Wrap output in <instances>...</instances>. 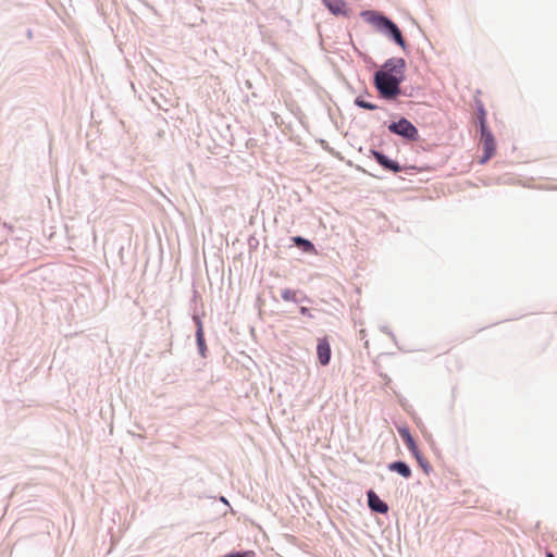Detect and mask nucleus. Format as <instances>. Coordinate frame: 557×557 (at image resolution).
I'll return each mask as SVG.
<instances>
[{
    "instance_id": "f257e3e1",
    "label": "nucleus",
    "mask_w": 557,
    "mask_h": 557,
    "mask_svg": "<svg viewBox=\"0 0 557 557\" xmlns=\"http://www.w3.org/2000/svg\"><path fill=\"white\" fill-rule=\"evenodd\" d=\"M403 82L404 78L400 75L394 76L383 71H376L373 76V84L379 97L386 101H395L399 96H411L401 88Z\"/></svg>"
},
{
    "instance_id": "f03ea898",
    "label": "nucleus",
    "mask_w": 557,
    "mask_h": 557,
    "mask_svg": "<svg viewBox=\"0 0 557 557\" xmlns=\"http://www.w3.org/2000/svg\"><path fill=\"white\" fill-rule=\"evenodd\" d=\"M360 17L380 35H403L400 27L382 11L362 10Z\"/></svg>"
},
{
    "instance_id": "7ed1b4c3",
    "label": "nucleus",
    "mask_w": 557,
    "mask_h": 557,
    "mask_svg": "<svg viewBox=\"0 0 557 557\" xmlns=\"http://www.w3.org/2000/svg\"><path fill=\"white\" fill-rule=\"evenodd\" d=\"M387 129L389 133L399 136L408 143H414L420 139L419 129L405 116H399L397 121H392L387 125Z\"/></svg>"
},
{
    "instance_id": "20e7f679",
    "label": "nucleus",
    "mask_w": 557,
    "mask_h": 557,
    "mask_svg": "<svg viewBox=\"0 0 557 557\" xmlns=\"http://www.w3.org/2000/svg\"><path fill=\"white\" fill-rule=\"evenodd\" d=\"M369 157H372L375 162L386 172L397 174L407 168L403 166L398 161L391 159L383 151L375 148L369 150Z\"/></svg>"
},
{
    "instance_id": "39448f33",
    "label": "nucleus",
    "mask_w": 557,
    "mask_h": 557,
    "mask_svg": "<svg viewBox=\"0 0 557 557\" xmlns=\"http://www.w3.org/2000/svg\"><path fill=\"white\" fill-rule=\"evenodd\" d=\"M405 67L406 62L403 58H391L384 62L379 71L394 76L400 75L405 79Z\"/></svg>"
},
{
    "instance_id": "423d86ee",
    "label": "nucleus",
    "mask_w": 557,
    "mask_h": 557,
    "mask_svg": "<svg viewBox=\"0 0 557 557\" xmlns=\"http://www.w3.org/2000/svg\"><path fill=\"white\" fill-rule=\"evenodd\" d=\"M193 321L196 325V344L198 348V352L201 357L206 358L207 356V344L203 332V324L199 314H193Z\"/></svg>"
},
{
    "instance_id": "0eeeda50",
    "label": "nucleus",
    "mask_w": 557,
    "mask_h": 557,
    "mask_svg": "<svg viewBox=\"0 0 557 557\" xmlns=\"http://www.w3.org/2000/svg\"><path fill=\"white\" fill-rule=\"evenodd\" d=\"M368 507L372 512L385 515L388 512V505L386 502L380 498V496L373 491L367 492Z\"/></svg>"
},
{
    "instance_id": "6e6552de",
    "label": "nucleus",
    "mask_w": 557,
    "mask_h": 557,
    "mask_svg": "<svg viewBox=\"0 0 557 557\" xmlns=\"http://www.w3.org/2000/svg\"><path fill=\"white\" fill-rule=\"evenodd\" d=\"M317 356L319 363L323 367L327 366L331 361L332 350L327 337L320 338L317 345Z\"/></svg>"
},
{
    "instance_id": "1a4fd4ad",
    "label": "nucleus",
    "mask_w": 557,
    "mask_h": 557,
    "mask_svg": "<svg viewBox=\"0 0 557 557\" xmlns=\"http://www.w3.org/2000/svg\"><path fill=\"white\" fill-rule=\"evenodd\" d=\"M387 469L391 472L399 474L404 479H409L412 475L410 466L404 460H394L387 465Z\"/></svg>"
},
{
    "instance_id": "9d476101",
    "label": "nucleus",
    "mask_w": 557,
    "mask_h": 557,
    "mask_svg": "<svg viewBox=\"0 0 557 557\" xmlns=\"http://www.w3.org/2000/svg\"><path fill=\"white\" fill-rule=\"evenodd\" d=\"M397 432L401 440L404 441L405 445L407 446L408 450L411 454H416V450L419 449L416 440L413 438L409 428L407 425H400L397 426Z\"/></svg>"
},
{
    "instance_id": "9b49d317",
    "label": "nucleus",
    "mask_w": 557,
    "mask_h": 557,
    "mask_svg": "<svg viewBox=\"0 0 557 557\" xmlns=\"http://www.w3.org/2000/svg\"><path fill=\"white\" fill-rule=\"evenodd\" d=\"M322 2L333 15H348V9L344 0H322Z\"/></svg>"
},
{
    "instance_id": "f8f14e48",
    "label": "nucleus",
    "mask_w": 557,
    "mask_h": 557,
    "mask_svg": "<svg viewBox=\"0 0 557 557\" xmlns=\"http://www.w3.org/2000/svg\"><path fill=\"white\" fill-rule=\"evenodd\" d=\"M480 138L483 144V150L491 153L496 152V140L490 128L480 129Z\"/></svg>"
},
{
    "instance_id": "ddd939ff",
    "label": "nucleus",
    "mask_w": 557,
    "mask_h": 557,
    "mask_svg": "<svg viewBox=\"0 0 557 557\" xmlns=\"http://www.w3.org/2000/svg\"><path fill=\"white\" fill-rule=\"evenodd\" d=\"M294 245L305 253L315 252L313 243L302 236L296 235L292 237Z\"/></svg>"
},
{
    "instance_id": "4468645a",
    "label": "nucleus",
    "mask_w": 557,
    "mask_h": 557,
    "mask_svg": "<svg viewBox=\"0 0 557 557\" xmlns=\"http://www.w3.org/2000/svg\"><path fill=\"white\" fill-rule=\"evenodd\" d=\"M299 294H301L300 290L285 288V289L282 290L281 297L285 301H293L295 304H299V302H304V301H306V302L310 301V299L306 295H302L301 298H299L298 297Z\"/></svg>"
},
{
    "instance_id": "2eb2a0df",
    "label": "nucleus",
    "mask_w": 557,
    "mask_h": 557,
    "mask_svg": "<svg viewBox=\"0 0 557 557\" xmlns=\"http://www.w3.org/2000/svg\"><path fill=\"white\" fill-rule=\"evenodd\" d=\"M476 113H478L479 131L484 129V128H490L487 125V120H486V110L484 108V104L480 100L476 101Z\"/></svg>"
},
{
    "instance_id": "dca6fc26",
    "label": "nucleus",
    "mask_w": 557,
    "mask_h": 557,
    "mask_svg": "<svg viewBox=\"0 0 557 557\" xmlns=\"http://www.w3.org/2000/svg\"><path fill=\"white\" fill-rule=\"evenodd\" d=\"M414 459L417 460L419 467L423 470L425 474H429L432 471V466L430 462L424 458L420 449L416 450V454H412Z\"/></svg>"
},
{
    "instance_id": "f3484780",
    "label": "nucleus",
    "mask_w": 557,
    "mask_h": 557,
    "mask_svg": "<svg viewBox=\"0 0 557 557\" xmlns=\"http://www.w3.org/2000/svg\"><path fill=\"white\" fill-rule=\"evenodd\" d=\"M354 103L358 108L369 110V111H374V110L379 109V107L375 103L367 101L362 96L356 97L354 100Z\"/></svg>"
},
{
    "instance_id": "a211bd4d",
    "label": "nucleus",
    "mask_w": 557,
    "mask_h": 557,
    "mask_svg": "<svg viewBox=\"0 0 557 557\" xmlns=\"http://www.w3.org/2000/svg\"><path fill=\"white\" fill-rule=\"evenodd\" d=\"M395 44L400 46L404 51H407L406 37H389Z\"/></svg>"
},
{
    "instance_id": "6ab92c4d",
    "label": "nucleus",
    "mask_w": 557,
    "mask_h": 557,
    "mask_svg": "<svg viewBox=\"0 0 557 557\" xmlns=\"http://www.w3.org/2000/svg\"><path fill=\"white\" fill-rule=\"evenodd\" d=\"M493 156H494V153H491L488 151H484L483 150V153H482V156L479 159V163L480 164H485Z\"/></svg>"
},
{
    "instance_id": "aec40b11",
    "label": "nucleus",
    "mask_w": 557,
    "mask_h": 557,
    "mask_svg": "<svg viewBox=\"0 0 557 557\" xmlns=\"http://www.w3.org/2000/svg\"><path fill=\"white\" fill-rule=\"evenodd\" d=\"M299 313L302 314V315L309 317L311 319L314 318V315L311 313V310L308 307L301 306L299 308Z\"/></svg>"
},
{
    "instance_id": "412c9836",
    "label": "nucleus",
    "mask_w": 557,
    "mask_h": 557,
    "mask_svg": "<svg viewBox=\"0 0 557 557\" xmlns=\"http://www.w3.org/2000/svg\"><path fill=\"white\" fill-rule=\"evenodd\" d=\"M381 332L387 334L393 341H395V335L388 326H386V325L381 326Z\"/></svg>"
},
{
    "instance_id": "4be33fe9",
    "label": "nucleus",
    "mask_w": 557,
    "mask_h": 557,
    "mask_svg": "<svg viewBox=\"0 0 557 557\" xmlns=\"http://www.w3.org/2000/svg\"><path fill=\"white\" fill-rule=\"evenodd\" d=\"M410 24L416 28L417 33H420L422 35L425 34V30L419 24H417L414 20H410Z\"/></svg>"
},
{
    "instance_id": "5701e85b",
    "label": "nucleus",
    "mask_w": 557,
    "mask_h": 557,
    "mask_svg": "<svg viewBox=\"0 0 557 557\" xmlns=\"http://www.w3.org/2000/svg\"><path fill=\"white\" fill-rule=\"evenodd\" d=\"M545 556L546 557H555L554 554L552 552H549V550L546 552Z\"/></svg>"
},
{
    "instance_id": "b1692460",
    "label": "nucleus",
    "mask_w": 557,
    "mask_h": 557,
    "mask_svg": "<svg viewBox=\"0 0 557 557\" xmlns=\"http://www.w3.org/2000/svg\"><path fill=\"white\" fill-rule=\"evenodd\" d=\"M319 44H320V46L323 47V37L322 36H319Z\"/></svg>"
},
{
    "instance_id": "393cba45",
    "label": "nucleus",
    "mask_w": 557,
    "mask_h": 557,
    "mask_svg": "<svg viewBox=\"0 0 557 557\" xmlns=\"http://www.w3.org/2000/svg\"><path fill=\"white\" fill-rule=\"evenodd\" d=\"M26 35H27V36H30V35H32V30H30L29 28L26 30Z\"/></svg>"
},
{
    "instance_id": "a878e982",
    "label": "nucleus",
    "mask_w": 557,
    "mask_h": 557,
    "mask_svg": "<svg viewBox=\"0 0 557 557\" xmlns=\"http://www.w3.org/2000/svg\"><path fill=\"white\" fill-rule=\"evenodd\" d=\"M424 40L428 41L431 45V42L429 41V37L428 36H424Z\"/></svg>"
},
{
    "instance_id": "bb28decb",
    "label": "nucleus",
    "mask_w": 557,
    "mask_h": 557,
    "mask_svg": "<svg viewBox=\"0 0 557 557\" xmlns=\"http://www.w3.org/2000/svg\"><path fill=\"white\" fill-rule=\"evenodd\" d=\"M221 499H222V503H226L227 502L225 497H221Z\"/></svg>"
}]
</instances>
